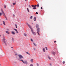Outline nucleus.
I'll list each match as a JSON object with an SVG mask.
<instances>
[{
	"label": "nucleus",
	"instance_id": "obj_1",
	"mask_svg": "<svg viewBox=\"0 0 66 66\" xmlns=\"http://www.w3.org/2000/svg\"><path fill=\"white\" fill-rule=\"evenodd\" d=\"M30 29L31 30V31L32 34H33L34 35H36V33H35V32L33 31V30L32 28H31Z\"/></svg>",
	"mask_w": 66,
	"mask_h": 66
},
{
	"label": "nucleus",
	"instance_id": "obj_2",
	"mask_svg": "<svg viewBox=\"0 0 66 66\" xmlns=\"http://www.w3.org/2000/svg\"><path fill=\"white\" fill-rule=\"evenodd\" d=\"M18 56H19V58L20 59H23V57L21 55H19Z\"/></svg>",
	"mask_w": 66,
	"mask_h": 66
},
{
	"label": "nucleus",
	"instance_id": "obj_3",
	"mask_svg": "<svg viewBox=\"0 0 66 66\" xmlns=\"http://www.w3.org/2000/svg\"><path fill=\"white\" fill-rule=\"evenodd\" d=\"M23 63L24 64H25L26 65H28V62L27 60H25L24 62H23Z\"/></svg>",
	"mask_w": 66,
	"mask_h": 66
},
{
	"label": "nucleus",
	"instance_id": "obj_4",
	"mask_svg": "<svg viewBox=\"0 0 66 66\" xmlns=\"http://www.w3.org/2000/svg\"><path fill=\"white\" fill-rule=\"evenodd\" d=\"M2 14H3V16H5V18L7 20V18H6V16H5V13H4V12Z\"/></svg>",
	"mask_w": 66,
	"mask_h": 66
},
{
	"label": "nucleus",
	"instance_id": "obj_5",
	"mask_svg": "<svg viewBox=\"0 0 66 66\" xmlns=\"http://www.w3.org/2000/svg\"><path fill=\"white\" fill-rule=\"evenodd\" d=\"M26 24H27L28 25V27H29V28H30V29H32V28H31V26H30V25H29V24H28V23H26Z\"/></svg>",
	"mask_w": 66,
	"mask_h": 66
},
{
	"label": "nucleus",
	"instance_id": "obj_6",
	"mask_svg": "<svg viewBox=\"0 0 66 66\" xmlns=\"http://www.w3.org/2000/svg\"><path fill=\"white\" fill-rule=\"evenodd\" d=\"M11 33H12V34H13V35H15V32L13 31L11 32Z\"/></svg>",
	"mask_w": 66,
	"mask_h": 66
},
{
	"label": "nucleus",
	"instance_id": "obj_7",
	"mask_svg": "<svg viewBox=\"0 0 66 66\" xmlns=\"http://www.w3.org/2000/svg\"><path fill=\"white\" fill-rule=\"evenodd\" d=\"M32 7H36V6H37V5H32Z\"/></svg>",
	"mask_w": 66,
	"mask_h": 66
},
{
	"label": "nucleus",
	"instance_id": "obj_8",
	"mask_svg": "<svg viewBox=\"0 0 66 66\" xmlns=\"http://www.w3.org/2000/svg\"><path fill=\"white\" fill-rule=\"evenodd\" d=\"M37 32H39V28H37Z\"/></svg>",
	"mask_w": 66,
	"mask_h": 66
},
{
	"label": "nucleus",
	"instance_id": "obj_9",
	"mask_svg": "<svg viewBox=\"0 0 66 66\" xmlns=\"http://www.w3.org/2000/svg\"><path fill=\"white\" fill-rule=\"evenodd\" d=\"M52 54L54 55H55V53L54 52H52Z\"/></svg>",
	"mask_w": 66,
	"mask_h": 66
},
{
	"label": "nucleus",
	"instance_id": "obj_10",
	"mask_svg": "<svg viewBox=\"0 0 66 66\" xmlns=\"http://www.w3.org/2000/svg\"><path fill=\"white\" fill-rule=\"evenodd\" d=\"M6 32L7 33V34H10V32H9L8 31H6Z\"/></svg>",
	"mask_w": 66,
	"mask_h": 66
},
{
	"label": "nucleus",
	"instance_id": "obj_11",
	"mask_svg": "<svg viewBox=\"0 0 66 66\" xmlns=\"http://www.w3.org/2000/svg\"><path fill=\"white\" fill-rule=\"evenodd\" d=\"M3 24H4V25L5 26V22L4 21H3Z\"/></svg>",
	"mask_w": 66,
	"mask_h": 66
},
{
	"label": "nucleus",
	"instance_id": "obj_12",
	"mask_svg": "<svg viewBox=\"0 0 66 66\" xmlns=\"http://www.w3.org/2000/svg\"><path fill=\"white\" fill-rule=\"evenodd\" d=\"M43 51L44 52H46V51L45 50V48H43Z\"/></svg>",
	"mask_w": 66,
	"mask_h": 66
},
{
	"label": "nucleus",
	"instance_id": "obj_13",
	"mask_svg": "<svg viewBox=\"0 0 66 66\" xmlns=\"http://www.w3.org/2000/svg\"><path fill=\"white\" fill-rule=\"evenodd\" d=\"M36 17H34V21H36Z\"/></svg>",
	"mask_w": 66,
	"mask_h": 66
},
{
	"label": "nucleus",
	"instance_id": "obj_14",
	"mask_svg": "<svg viewBox=\"0 0 66 66\" xmlns=\"http://www.w3.org/2000/svg\"><path fill=\"white\" fill-rule=\"evenodd\" d=\"M36 27L37 29V28H38V24H36Z\"/></svg>",
	"mask_w": 66,
	"mask_h": 66
},
{
	"label": "nucleus",
	"instance_id": "obj_15",
	"mask_svg": "<svg viewBox=\"0 0 66 66\" xmlns=\"http://www.w3.org/2000/svg\"><path fill=\"white\" fill-rule=\"evenodd\" d=\"M48 57L49 59V60H51V57L49 56H48Z\"/></svg>",
	"mask_w": 66,
	"mask_h": 66
},
{
	"label": "nucleus",
	"instance_id": "obj_16",
	"mask_svg": "<svg viewBox=\"0 0 66 66\" xmlns=\"http://www.w3.org/2000/svg\"><path fill=\"white\" fill-rule=\"evenodd\" d=\"M39 32H37V33L38 34V35L39 36V35H40L38 33H39Z\"/></svg>",
	"mask_w": 66,
	"mask_h": 66
},
{
	"label": "nucleus",
	"instance_id": "obj_17",
	"mask_svg": "<svg viewBox=\"0 0 66 66\" xmlns=\"http://www.w3.org/2000/svg\"><path fill=\"white\" fill-rule=\"evenodd\" d=\"M15 4H16V3H13V5H15Z\"/></svg>",
	"mask_w": 66,
	"mask_h": 66
},
{
	"label": "nucleus",
	"instance_id": "obj_18",
	"mask_svg": "<svg viewBox=\"0 0 66 66\" xmlns=\"http://www.w3.org/2000/svg\"><path fill=\"white\" fill-rule=\"evenodd\" d=\"M34 45L35 46H36L37 45L36 44H35V43H34Z\"/></svg>",
	"mask_w": 66,
	"mask_h": 66
},
{
	"label": "nucleus",
	"instance_id": "obj_19",
	"mask_svg": "<svg viewBox=\"0 0 66 66\" xmlns=\"http://www.w3.org/2000/svg\"><path fill=\"white\" fill-rule=\"evenodd\" d=\"M27 11H28V12H30V11H29V8H27Z\"/></svg>",
	"mask_w": 66,
	"mask_h": 66
},
{
	"label": "nucleus",
	"instance_id": "obj_20",
	"mask_svg": "<svg viewBox=\"0 0 66 66\" xmlns=\"http://www.w3.org/2000/svg\"><path fill=\"white\" fill-rule=\"evenodd\" d=\"M1 11L2 12V14L3 13H4V12H3V10H2L1 9Z\"/></svg>",
	"mask_w": 66,
	"mask_h": 66
},
{
	"label": "nucleus",
	"instance_id": "obj_21",
	"mask_svg": "<svg viewBox=\"0 0 66 66\" xmlns=\"http://www.w3.org/2000/svg\"><path fill=\"white\" fill-rule=\"evenodd\" d=\"M4 9H6V5H4Z\"/></svg>",
	"mask_w": 66,
	"mask_h": 66
},
{
	"label": "nucleus",
	"instance_id": "obj_22",
	"mask_svg": "<svg viewBox=\"0 0 66 66\" xmlns=\"http://www.w3.org/2000/svg\"><path fill=\"white\" fill-rule=\"evenodd\" d=\"M24 36H27V34H24Z\"/></svg>",
	"mask_w": 66,
	"mask_h": 66
},
{
	"label": "nucleus",
	"instance_id": "obj_23",
	"mask_svg": "<svg viewBox=\"0 0 66 66\" xmlns=\"http://www.w3.org/2000/svg\"><path fill=\"white\" fill-rule=\"evenodd\" d=\"M33 9L34 10H35V9H36V7H34V8H33Z\"/></svg>",
	"mask_w": 66,
	"mask_h": 66
},
{
	"label": "nucleus",
	"instance_id": "obj_24",
	"mask_svg": "<svg viewBox=\"0 0 66 66\" xmlns=\"http://www.w3.org/2000/svg\"><path fill=\"white\" fill-rule=\"evenodd\" d=\"M5 38H4V39H3V40L4 41V42L5 41Z\"/></svg>",
	"mask_w": 66,
	"mask_h": 66
},
{
	"label": "nucleus",
	"instance_id": "obj_25",
	"mask_svg": "<svg viewBox=\"0 0 66 66\" xmlns=\"http://www.w3.org/2000/svg\"><path fill=\"white\" fill-rule=\"evenodd\" d=\"M14 30H15V31H17V29H14Z\"/></svg>",
	"mask_w": 66,
	"mask_h": 66
},
{
	"label": "nucleus",
	"instance_id": "obj_26",
	"mask_svg": "<svg viewBox=\"0 0 66 66\" xmlns=\"http://www.w3.org/2000/svg\"><path fill=\"white\" fill-rule=\"evenodd\" d=\"M26 53H27V54H29V55H30V53H29L28 52H26Z\"/></svg>",
	"mask_w": 66,
	"mask_h": 66
},
{
	"label": "nucleus",
	"instance_id": "obj_27",
	"mask_svg": "<svg viewBox=\"0 0 66 66\" xmlns=\"http://www.w3.org/2000/svg\"><path fill=\"white\" fill-rule=\"evenodd\" d=\"M20 60L21 61H22V62H23H23H24V61H23V60Z\"/></svg>",
	"mask_w": 66,
	"mask_h": 66
},
{
	"label": "nucleus",
	"instance_id": "obj_28",
	"mask_svg": "<svg viewBox=\"0 0 66 66\" xmlns=\"http://www.w3.org/2000/svg\"><path fill=\"white\" fill-rule=\"evenodd\" d=\"M45 49L46 50H48V48H47V47H45Z\"/></svg>",
	"mask_w": 66,
	"mask_h": 66
},
{
	"label": "nucleus",
	"instance_id": "obj_29",
	"mask_svg": "<svg viewBox=\"0 0 66 66\" xmlns=\"http://www.w3.org/2000/svg\"><path fill=\"white\" fill-rule=\"evenodd\" d=\"M63 64H65V61H63Z\"/></svg>",
	"mask_w": 66,
	"mask_h": 66
},
{
	"label": "nucleus",
	"instance_id": "obj_30",
	"mask_svg": "<svg viewBox=\"0 0 66 66\" xmlns=\"http://www.w3.org/2000/svg\"><path fill=\"white\" fill-rule=\"evenodd\" d=\"M30 66H33V64H31L30 65Z\"/></svg>",
	"mask_w": 66,
	"mask_h": 66
},
{
	"label": "nucleus",
	"instance_id": "obj_31",
	"mask_svg": "<svg viewBox=\"0 0 66 66\" xmlns=\"http://www.w3.org/2000/svg\"><path fill=\"white\" fill-rule=\"evenodd\" d=\"M15 26H16V28H17V26L16 24H15Z\"/></svg>",
	"mask_w": 66,
	"mask_h": 66
},
{
	"label": "nucleus",
	"instance_id": "obj_32",
	"mask_svg": "<svg viewBox=\"0 0 66 66\" xmlns=\"http://www.w3.org/2000/svg\"><path fill=\"white\" fill-rule=\"evenodd\" d=\"M30 61L31 62H33V59H32Z\"/></svg>",
	"mask_w": 66,
	"mask_h": 66
},
{
	"label": "nucleus",
	"instance_id": "obj_33",
	"mask_svg": "<svg viewBox=\"0 0 66 66\" xmlns=\"http://www.w3.org/2000/svg\"><path fill=\"white\" fill-rule=\"evenodd\" d=\"M2 15V13H0V16H1Z\"/></svg>",
	"mask_w": 66,
	"mask_h": 66
},
{
	"label": "nucleus",
	"instance_id": "obj_34",
	"mask_svg": "<svg viewBox=\"0 0 66 66\" xmlns=\"http://www.w3.org/2000/svg\"><path fill=\"white\" fill-rule=\"evenodd\" d=\"M32 18H33V16H31L30 17V19H32Z\"/></svg>",
	"mask_w": 66,
	"mask_h": 66
},
{
	"label": "nucleus",
	"instance_id": "obj_35",
	"mask_svg": "<svg viewBox=\"0 0 66 66\" xmlns=\"http://www.w3.org/2000/svg\"><path fill=\"white\" fill-rule=\"evenodd\" d=\"M37 7H39V4H37Z\"/></svg>",
	"mask_w": 66,
	"mask_h": 66
},
{
	"label": "nucleus",
	"instance_id": "obj_36",
	"mask_svg": "<svg viewBox=\"0 0 66 66\" xmlns=\"http://www.w3.org/2000/svg\"><path fill=\"white\" fill-rule=\"evenodd\" d=\"M4 42L5 44V45H6V43L7 42Z\"/></svg>",
	"mask_w": 66,
	"mask_h": 66
},
{
	"label": "nucleus",
	"instance_id": "obj_37",
	"mask_svg": "<svg viewBox=\"0 0 66 66\" xmlns=\"http://www.w3.org/2000/svg\"><path fill=\"white\" fill-rule=\"evenodd\" d=\"M15 16V15L13 14V17H14Z\"/></svg>",
	"mask_w": 66,
	"mask_h": 66
},
{
	"label": "nucleus",
	"instance_id": "obj_38",
	"mask_svg": "<svg viewBox=\"0 0 66 66\" xmlns=\"http://www.w3.org/2000/svg\"><path fill=\"white\" fill-rule=\"evenodd\" d=\"M37 65L38 66H39V64L38 63H37Z\"/></svg>",
	"mask_w": 66,
	"mask_h": 66
},
{
	"label": "nucleus",
	"instance_id": "obj_39",
	"mask_svg": "<svg viewBox=\"0 0 66 66\" xmlns=\"http://www.w3.org/2000/svg\"><path fill=\"white\" fill-rule=\"evenodd\" d=\"M7 30V31H10V30L9 29H6Z\"/></svg>",
	"mask_w": 66,
	"mask_h": 66
},
{
	"label": "nucleus",
	"instance_id": "obj_40",
	"mask_svg": "<svg viewBox=\"0 0 66 66\" xmlns=\"http://www.w3.org/2000/svg\"><path fill=\"white\" fill-rule=\"evenodd\" d=\"M35 13L36 14H38V13L37 12L36 13Z\"/></svg>",
	"mask_w": 66,
	"mask_h": 66
},
{
	"label": "nucleus",
	"instance_id": "obj_41",
	"mask_svg": "<svg viewBox=\"0 0 66 66\" xmlns=\"http://www.w3.org/2000/svg\"><path fill=\"white\" fill-rule=\"evenodd\" d=\"M31 41H32V42H33V39H31Z\"/></svg>",
	"mask_w": 66,
	"mask_h": 66
},
{
	"label": "nucleus",
	"instance_id": "obj_42",
	"mask_svg": "<svg viewBox=\"0 0 66 66\" xmlns=\"http://www.w3.org/2000/svg\"><path fill=\"white\" fill-rule=\"evenodd\" d=\"M16 33H18V31H17H17H16Z\"/></svg>",
	"mask_w": 66,
	"mask_h": 66
},
{
	"label": "nucleus",
	"instance_id": "obj_43",
	"mask_svg": "<svg viewBox=\"0 0 66 66\" xmlns=\"http://www.w3.org/2000/svg\"><path fill=\"white\" fill-rule=\"evenodd\" d=\"M41 9H43V7H41Z\"/></svg>",
	"mask_w": 66,
	"mask_h": 66
},
{
	"label": "nucleus",
	"instance_id": "obj_44",
	"mask_svg": "<svg viewBox=\"0 0 66 66\" xmlns=\"http://www.w3.org/2000/svg\"><path fill=\"white\" fill-rule=\"evenodd\" d=\"M54 43H56V42H54Z\"/></svg>",
	"mask_w": 66,
	"mask_h": 66
},
{
	"label": "nucleus",
	"instance_id": "obj_45",
	"mask_svg": "<svg viewBox=\"0 0 66 66\" xmlns=\"http://www.w3.org/2000/svg\"><path fill=\"white\" fill-rule=\"evenodd\" d=\"M27 0H25V1H27Z\"/></svg>",
	"mask_w": 66,
	"mask_h": 66
},
{
	"label": "nucleus",
	"instance_id": "obj_46",
	"mask_svg": "<svg viewBox=\"0 0 66 66\" xmlns=\"http://www.w3.org/2000/svg\"><path fill=\"white\" fill-rule=\"evenodd\" d=\"M15 55H17V54H16Z\"/></svg>",
	"mask_w": 66,
	"mask_h": 66
},
{
	"label": "nucleus",
	"instance_id": "obj_47",
	"mask_svg": "<svg viewBox=\"0 0 66 66\" xmlns=\"http://www.w3.org/2000/svg\"><path fill=\"white\" fill-rule=\"evenodd\" d=\"M1 36V35H0V37Z\"/></svg>",
	"mask_w": 66,
	"mask_h": 66
},
{
	"label": "nucleus",
	"instance_id": "obj_48",
	"mask_svg": "<svg viewBox=\"0 0 66 66\" xmlns=\"http://www.w3.org/2000/svg\"><path fill=\"white\" fill-rule=\"evenodd\" d=\"M54 42H55V41H54Z\"/></svg>",
	"mask_w": 66,
	"mask_h": 66
},
{
	"label": "nucleus",
	"instance_id": "obj_49",
	"mask_svg": "<svg viewBox=\"0 0 66 66\" xmlns=\"http://www.w3.org/2000/svg\"><path fill=\"white\" fill-rule=\"evenodd\" d=\"M0 25H1V24H0Z\"/></svg>",
	"mask_w": 66,
	"mask_h": 66
}]
</instances>
